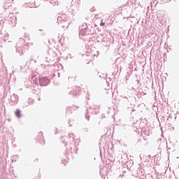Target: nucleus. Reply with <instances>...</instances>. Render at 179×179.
<instances>
[{
	"label": "nucleus",
	"mask_w": 179,
	"mask_h": 179,
	"mask_svg": "<svg viewBox=\"0 0 179 179\" xmlns=\"http://www.w3.org/2000/svg\"><path fill=\"white\" fill-rule=\"evenodd\" d=\"M69 15H71L70 13L67 12L66 13L59 14V15L57 17V23H65L64 24L62 25L63 29H67L69 24H71L72 20H73V17L70 16Z\"/></svg>",
	"instance_id": "obj_1"
},
{
	"label": "nucleus",
	"mask_w": 179,
	"mask_h": 179,
	"mask_svg": "<svg viewBox=\"0 0 179 179\" xmlns=\"http://www.w3.org/2000/svg\"><path fill=\"white\" fill-rule=\"evenodd\" d=\"M18 101H19V96H17V94H13V95L10 96V103L11 106H16Z\"/></svg>",
	"instance_id": "obj_8"
},
{
	"label": "nucleus",
	"mask_w": 179,
	"mask_h": 179,
	"mask_svg": "<svg viewBox=\"0 0 179 179\" xmlns=\"http://www.w3.org/2000/svg\"><path fill=\"white\" fill-rule=\"evenodd\" d=\"M46 58L48 59V62H54L55 61V58H57V52L50 49L48 52V56Z\"/></svg>",
	"instance_id": "obj_5"
},
{
	"label": "nucleus",
	"mask_w": 179,
	"mask_h": 179,
	"mask_svg": "<svg viewBox=\"0 0 179 179\" xmlns=\"http://www.w3.org/2000/svg\"><path fill=\"white\" fill-rule=\"evenodd\" d=\"M55 134H57V130H56V132H55Z\"/></svg>",
	"instance_id": "obj_28"
},
{
	"label": "nucleus",
	"mask_w": 179,
	"mask_h": 179,
	"mask_svg": "<svg viewBox=\"0 0 179 179\" xmlns=\"http://www.w3.org/2000/svg\"><path fill=\"white\" fill-rule=\"evenodd\" d=\"M38 136L40 137V138H38V141L40 142V144L44 145L45 143V141H44L43 140V132H40Z\"/></svg>",
	"instance_id": "obj_11"
},
{
	"label": "nucleus",
	"mask_w": 179,
	"mask_h": 179,
	"mask_svg": "<svg viewBox=\"0 0 179 179\" xmlns=\"http://www.w3.org/2000/svg\"><path fill=\"white\" fill-rule=\"evenodd\" d=\"M69 127H72V124H69Z\"/></svg>",
	"instance_id": "obj_24"
},
{
	"label": "nucleus",
	"mask_w": 179,
	"mask_h": 179,
	"mask_svg": "<svg viewBox=\"0 0 179 179\" xmlns=\"http://www.w3.org/2000/svg\"><path fill=\"white\" fill-rule=\"evenodd\" d=\"M38 82H39L40 86H47V85L50 83V79L45 77H42L39 78Z\"/></svg>",
	"instance_id": "obj_9"
},
{
	"label": "nucleus",
	"mask_w": 179,
	"mask_h": 179,
	"mask_svg": "<svg viewBox=\"0 0 179 179\" xmlns=\"http://www.w3.org/2000/svg\"><path fill=\"white\" fill-rule=\"evenodd\" d=\"M67 58H70V59H72V58H73V56L72 55V54L69 53V55H67Z\"/></svg>",
	"instance_id": "obj_18"
},
{
	"label": "nucleus",
	"mask_w": 179,
	"mask_h": 179,
	"mask_svg": "<svg viewBox=\"0 0 179 179\" xmlns=\"http://www.w3.org/2000/svg\"><path fill=\"white\" fill-rule=\"evenodd\" d=\"M130 97H131V96H122L123 99H127V100L129 99Z\"/></svg>",
	"instance_id": "obj_19"
},
{
	"label": "nucleus",
	"mask_w": 179,
	"mask_h": 179,
	"mask_svg": "<svg viewBox=\"0 0 179 179\" xmlns=\"http://www.w3.org/2000/svg\"><path fill=\"white\" fill-rule=\"evenodd\" d=\"M100 26H104V22H103V20L101 21Z\"/></svg>",
	"instance_id": "obj_21"
},
{
	"label": "nucleus",
	"mask_w": 179,
	"mask_h": 179,
	"mask_svg": "<svg viewBox=\"0 0 179 179\" xmlns=\"http://www.w3.org/2000/svg\"><path fill=\"white\" fill-rule=\"evenodd\" d=\"M8 24L10 27H15L16 26V16L13 13L10 14L8 17Z\"/></svg>",
	"instance_id": "obj_6"
},
{
	"label": "nucleus",
	"mask_w": 179,
	"mask_h": 179,
	"mask_svg": "<svg viewBox=\"0 0 179 179\" xmlns=\"http://www.w3.org/2000/svg\"><path fill=\"white\" fill-rule=\"evenodd\" d=\"M64 138H65V136H62V139H64Z\"/></svg>",
	"instance_id": "obj_23"
},
{
	"label": "nucleus",
	"mask_w": 179,
	"mask_h": 179,
	"mask_svg": "<svg viewBox=\"0 0 179 179\" xmlns=\"http://www.w3.org/2000/svg\"><path fill=\"white\" fill-rule=\"evenodd\" d=\"M80 6V0H72L71 3L70 4V8L69 10L70 15L75 16L78 12H79V8Z\"/></svg>",
	"instance_id": "obj_3"
},
{
	"label": "nucleus",
	"mask_w": 179,
	"mask_h": 179,
	"mask_svg": "<svg viewBox=\"0 0 179 179\" xmlns=\"http://www.w3.org/2000/svg\"><path fill=\"white\" fill-rule=\"evenodd\" d=\"M96 57H99V52H96Z\"/></svg>",
	"instance_id": "obj_22"
},
{
	"label": "nucleus",
	"mask_w": 179,
	"mask_h": 179,
	"mask_svg": "<svg viewBox=\"0 0 179 179\" xmlns=\"http://www.w3.org/2000/svg\"><path fill=\"white\" fill-rule=\"evenodd\" d=\"M10 6H12L11 4H10L8 3H5L3 8H4V9H8V8H10Z\"/></svg>",
	"instance_id": "obj_15"
},
{
	"label": "nucleus",
	"mask_w": 179,
	"mask_h": 179,
	"mask_svg": "<svg viewBox=\"0 0 179 179\" xmlns=\"http://www.w3.org/2000/svg\"><path fill=\"white\" fill-rule=\"evenodd\" d=\"M16 52H17L19 55H23V47L20 46L19 43L16 45Z\"/></svg>",
	"instance_id": "obj_10"
},
{
	"label": "nucleus",
	"mask_w": 179,
	"mask_h": 179,
	"mask_svg": "<svg viewBox=\"0 0 179 179\" xmlns=\"http://www.w3.org/2000/svg\"><path fill=\"white\" fill-rule=\"evenodd\" d=\"M70 94H73V96H78V94H79V91H76V90L71 91Z\"/></svg>",
	"instance_id": "obj_14"
},
{
	"label": "nucleus",
	"mask_w": 179,
	"mask_h": 179,
	"mask_svg": "<svg viewBox=\"0 0 179 179\" xmlns=\"http://www.w3.org/2000/svg\"><path fill=\"white\" fill-rule=\"evenodd\" d=\"M101 16H102V14H101V13L96 14V15H94V19H101Z\"/></svg>",
	"instance_id": "obj_16"
},
{
	"label": "nucleus",
	"mask_w": 179,
	"mask_h": 179,
	"mask_svg": "<svg viewBox=\"0 0 179 179\" xmlns=\"http://www.w3.org/2000/svg\"><path fill=\"white\" fill-rule=\"evenodd\" d=\"M99 108H100V106H92L90 108L87 109V113H85V118L89 121L90 120V116L89 115V113H92V114H98L99 113Z\"/></svg>",
	"instance_id": "obj_4"
},
{
	"label": "nucleus",
	"mask_w": 179,
	"mask_h": 179,
	"mask_svg": "<svg viewBox=\"0 0 179 179\" xmlns=\"http://www.w3.org/2000/svg\"><path fill=\"white\" fill-rule=\"evenodd\" d=\"M87 34V24L84 22L81 26L79 27V36H86Z\"/></svg>",
	"instance_id": "obj_7"
},
{
	"label": "nucleus",
	"mask_w": 179,
	"mask_h": 179,
	"mask_svg": "<svg viewBox=\"0 0 179 179\" xmlns=\"http://www.w3.org/2000/svg\"><path fill=\"white\" fill-rule=\"evenodd\" d=\"M38 101H40L41 99H40V98H38Z\"/></svg>",
	"instance_id": "obj_25"
},
{
	"label": "nucleus",
	"mask_w": 179,
	"mask_h": 179,
	"mask_svg": "<svg viewBox=\"0 0 179 179\" xmlns=\"http://www.w3.org/2000/svg\"><path fill=\"white\" fill-rule=\"evenodd\" d=\"M15 114L17 118H20L22 117V111H20V109H17Z\"/></svg>",
	"instance_id": "obj_12"
},
{
	"label": "nucleus",
	"mask_w": 179,
	"mask_h": 179,
	"mask_svg": "<svg viewBox=\"0 0 179 179\" xmlns=\"http://www.w3.org/2000/svg\"><path fill=\"white\" fill-rule=\"evenodd\" d=\"M69 143L64 141V146L68 149V150H72L73 148H76L79 145L80 141L79 138H75V134L73 133H69Z\"/></svg>",
	"instance_id": "obj_2"
},
{
	"label": "nucleus",
	"mask_w": 179,
	"mask_h": 179,
	"mask_svg": "<svg viewBox=\"0 0 179 179\" xmlns=\"http://www.w3.org/2000/svg\"><path fill=\"white\" fill-rule=\"evenodd\" d=\"M64 163V164L65 165V162H63Z\"/></svg>",
	"instance_id": "obj_27"
},
{
	"label": "nucleus",
	"mask_w": 179,
	"mask_h": 179,
	"mask_svg": "<svg viewBox=\"0 0 179 179\" xmlns=\"http://www.w3.org/2000/svg\"><path fill=\"white\" fill-rule=\"evenodd\" d=\"M90 10H91L92 12H94V10H96V8H94V7H93L92 8L90 9Z\"/></svg>",
	"instance_id": "obj_20"
},
{
	"label": "nucleus",
	"mask_w": 179,
	"mask_h": 179,
	"mask_svg": "<svg viewBox=\"0 0 179 179\" xmlns=\"http://www.w3.org/2000/svg\"><path fill=\"white\" fill-rule=\"evenodd\" d=\"M94 57H96V55H94Z\"/></svg>",
	"instance_id": "obj_26"
},
{
	"label": "nucleus",
	"mask_w": 179,
	"mask_h": 179,
	"mask_svg": "<svg viewBox=\"0 0 179 179\" xmlns=\"http://www.w3.org/2000/svg\"><path fill=\"white\" fill-rule=\"evenodd\" d=\"M27 103L29 106H31V104H33L34 103V101L32 99H29L27 101Z\"/></svg>",
	"instance_id": "obj_17"
},
{
	"label": "nucleus",
	"mask_w": 179,
	"mask_h": 179,
	"mask_svg": "<svg viewBox=\"0 0 179 179\" xmlns=\"http://www.w3.org/2000/svg\"><path fill=\"white\" fill-rule=\"evenodd\" d=\"M30 40V36L29 34H25L24 38L22 39L23 43H26V41H29Z\"/></svg>",
	"instance_id": "obj_13"
}]
</instances>
